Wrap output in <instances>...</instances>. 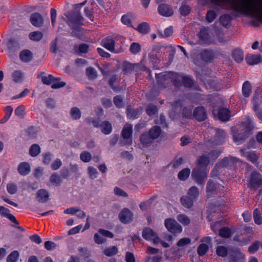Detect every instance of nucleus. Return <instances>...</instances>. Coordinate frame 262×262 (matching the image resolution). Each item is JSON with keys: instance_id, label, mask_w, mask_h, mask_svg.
Listing matches in <instances>:
<instances>
[{"instance_id": "obj_52", "label": "nucleus", "mask_w": 262, "mask_h": 262, "mask_svg": "<svg viewBox=\"0 0 262 262\" xmlns=\"http://www.w3.org/2000/svg\"><path fill=\"white\" fill-rule=\"evenodd\" d=\"M216 254L218 256L223 257H226L228 255V249L224 246H220L216 248Z\"/></svg>"}, {"instance_id": "obj_30", "label": "nucleus", "mask_w": 262, "mask_h": 262, "mask_svg": "<svg viewBox=\"0 0 262 262\" xmlns=\"http://www.w3.org/2000/svg\"><path fill=\"white\" fill-rule=\"evenodd\" d=\"M219 119L223 121H227L229 120L230 115L229 110L225 108H221L218 112Z\"/></svg>"}, {"instance_id": "obj_35", "label": "nucleus", "mask_w": 262, "mask_h": 262, "mask_svg": "<svg viewBox=\"0 0 262 262\" xmlns=\"http://www.w3.org/2000/svg\"><path fill=\"white\" fill-rule=\"evenodd\" d=\"M101 132L105 135L110 134L112 130L111 124L107 121H103L100 125Z\"/></svg>"}, {"instance_id": "obj_19", "label": "nucleus", "mask_w": 262, "mask_h": 262, "mask_svg": "<svg viewBox=\"0 0 262 262\" xmlns=\"http://www.w3.org/2000/svg\"><path fill=\"white\" fill-rule=\"evenodd\" d=\"M159 14L164 16H170L172 15L173 12L172 9L166 4H161L158 9Z\"/></svg>"}, {"instance_id": "obj_20", "label": "nucleus", "mask_w": 262, "mask_h": 262, "mask_svg": "<svg viewBox=\"0 0 262 262\" xmlns=\"http://www.w3.org/2000/svg\"><path fill=\"white\" fill-rule=\"evenodd\" d=\"M19 57L23 62H29L33 60V54L29 50H24L20 52Z\"/></svg>"}, {"instance_id": "obj_50", "label": "nucleus", "mask_w": 262, "mask_h": 262, "mask_svg": "<svg viewBox=\"0 0 262 262\" xmlns=\"http://www.w3.org/2000/svg\"><path fill=\"white\" fill-rule=\"evenodd\" d=\"M137 30L141 33L146 34L148 32L149 30V24L145 22L140 24L138 25Z\"/></svg>"}, {"instance_id": "obj_63", "label": "nucleus", "mask_w": 262, "mask_h": 262, "mask_svg": "<svg viewBox=\"0 0 262 262\" xmlns=\"http://www.w3.org/2000/svg\"><path fill=\"white\" fill-rule=\"evenodd\" d=\"M231 234V230L228 228L223 227L219 230V235L222 237L228 238Z\"/></svg>"}, {"instance_id": "obj_7", "label": "nucleus", "mask_w": 262, "mask_h": 262, "mask_svg": "<svg viewBox=\"0 0 262 262\" xmlns=\"http://www.w3.org/2000/svg\"><path fill=\"white\" fill-rule=\"evenodd\" d=\"M164 225L167 229L172 233H179L182 231L181 226L173 219L170 218L166 219Z\"/></svg>"}, {"instance_id": "obj_17", "label": "nucleus", "mask_w": 262, "mask_h": 262, "mask_svg": "<svg viewBox=\"0 0 262 262\" xmlns=\"http://www.w3.org/2000/svg\"><path fill=\"white\" fill-rule=\"evenodd\" d=\"M30 21L31 24L36 27H40L43 24V18L38 13L32 14L30 17Z\"/></svg>"}, {"instance_id": "obj_36", "label": "nucleus", "mask_w": 262, "mask_h": 262, "mask_svg": "<svg viewBox=\"0 0 262 262\" xmlns=\"http://www.w3.org/2000/svg\"><path fill=\"white\" fill-rule=\"evenodd\" d=\"M161 133V128L158 126H153L148 132L149 135L154 140L158 138Z\"/></svg>"}, {"instance_id": "obj_48", "label": "nucleus", "mask_w": 262, "mask_h": 262, "mask_svg": "<svg viewBox=\"0 0 262 262\" xmlns=\"http://www.w3.org/2000/svg\"><path fill=\"white\" fill-rule=\"evenodd\" d=\"M243 135H241L240 134L233 135V140L235 142H236L237 144H241L243 143L244 141L247 138V133H245L244 132Z\"/></svg>"}, {"instance_id": "obj_60", "label": "nucleus", "mask_w": 262, "mask_h": 262, "mask_svg": "<svg viewBox=\"0 0 262 262\" xmlns=\"http://www.w3.org/2000/svg\"><path fill=\"white\" fill-rule=\"evenodd\" d=\"M208 246L206 244H200L198 248V253L200 256H203L208 250Z\"/></svg>"}, {"instance_id": "obj_6", "label": "nucleus", "mask_w": 262, "mask_h": 262, "mask_svg": "<svg viewBox=\"0 0 262 262\" xmlns=\"http://www.w3.org/2000/svg\"><path fill=\"white\" fill-rule=\"evenodd\" d=\"M67 17L68 19L67 23L70 27H73V26H81L82 25L83 18L78 12H73L69 13L67 15Z\"/></svg>"}, {"instance_id": "obj_47", "label": "nucleus", "mask_w": 262, "mask_h": 262, "mask_svg": "<svg viewBox=\"0 0 262 262\" xmlns=\"http://www.w3.org/2000/svg\"><path fill=\"white\" fill-rule=\"evenodd\" d=\"M153 139L151 138L149 134H143L140 137L141 143L144 145H148L152 143Z\"/></svg>"}, {"instance_id": "obj_13", "label": "nucleus", "mask_w": 262, "mask_h": 262, "mask_svg": "<svg viewBox=\"0 0 262 262\" xmlns=\"http://www.w3.org/2000/svg\"><path fill=\"white\" fill-rule=\"evenodd\" d=\"M35 199L39 203H46L50 200V193L46 189H40L36 192Z\"/></svg>"}, {"instance_id": "obj_44", "label": "nucleus", "mask_w": 262, "mask_h": 262, "mask_svg": "<svg viewBox=\"0 0 262 262\" xmlns=\"http://www.w3.org/2000/svg\"><path fill=\"white\" fill-rule=\"evenodd\" d=\"M156 198L155 196H153L151 197L148 200L142 202L139 206L140 209L143 211L147 210L149 209V208L150 207L152 201Z\"/></svg>"}, {"instance_id": "obj_29", "label": "nucleus", "mask_w": 262, "mask_h": 262, "mask_svg": "<svg viewBox=\"0 0 262 262\" xmlns=\"http://www.w3.org/2000/svg\"><path fill=\"white\" fill-rule=\"evenodd\" d=\"M18 172L22 176L28 174L30 171V167L27 162L20 163L17 168Z\"/></svg>"}, {"instance_id": "obj_54", "label": "nucleus", "mask_w": 262, "mask_h": 262, "mask_svg": "<svg viewBox=\"0 0 262 262\" xmlns=\"http://www.w3.org/2000/svg\"><path fill=\"white\" fill-rule=\"evenodd\" d=\"M19 254L17 251H12L7 257V262H16Z\"/></svg>"}, {"instance_id": "obj_49", "label": "nucleus", "mask_w": 262, "mask_h": 262, "mask_svg": "<svg viewBox=\"0 0 262 262\" xmlns=\"http://www.w3.org/2000/svg\"><path fill=\"white\" fill-rule=\"evenodd\" d=\"M182 81L183 84L185 87L186 88H191L193 85V80L192 78L187 77L184 76L182 77L181 76L180 82ZM181 85V83L180 82V85Z\"/></svg>"}, {"instance_id": "obj_31", "label": "nucleus", "mask_w": 262, "mask_h": 262, "mask_svg": "<svg viewBox=\"0 0 262 262\" xmlns=\"http://www.w3.org/2000/svg\"><path fill=\"white\" fill-rule=\"evenodd\" d=\"M253 110L255 112H257L258 107L262 105V93H257L255 92L253 97Z\"/></svg>"}, {"instance_id": "obj_22", "label": "nucleus", "mask_w": 262, "mask_h": 262, "mask_svg": "<svg viewBox=\"0 0 262 262\" xmlns=\"http://www.w3.org/2000/svg\"><path fill=\"white\" fill-rule=\"evenodd\" d=\"M241 152L243 156L246 157L253 163L257 162L258 157L254 151H247L246 149L243 148L241 150Z\"/></svg>"}, {"instance_id": "obj_43", "label": "nucleus", "mask_w": 262, "mask_h": 262, "mask_svg": "<svg viewBox=\"0 0 262 262\" xmlns=\"http://www.w3.org/2000/svg\"><path fill=\"white\" fill-rule=\"evenodd\" d=\"M118 252L117 246H113L106 248L104 250V254L107 256H112L116 255Z\"/></svg>"}, {"instance_id": "obj_62", "label": "nucleus", "mask_w": 262, "mask_h": 262, "mask_svg": "<svg viewBox=\"0 0 262 262\" xmlns=\"http://www.w3.org/2000/svg\"><path fill=\"white\" fill-rule=\"evenodd\" d=\"M177 220L184 225H188L190 222L189 218L185 214H179L177 216Z\"/></svg>"}, {"instance_id": "obj_40", "label": "nucleus", "mask_w": 262, "mask_h": 262, "mask_svg": "<svg viewBox=\"0 0 262 262\" xmlns=\"http://www.w3.org/2000/svg\"><path fill=\"white\" fill-rule=\"evenodd\" d=\"M190 173V169L188 168H185L178 173V178L181 181H185L188 178Z\"/></svg>"}, {"instance_id": "obj_55", "label": "nucleus", "mask_w": 262, "mask_h": 262, "mask_svg": "<svg viewBox=\"0 0 262 262\" xmlns=\"http://www.w3.org/2000/svg\"><path fill=\"white\" fill-rule=\"evenodd\" d=\"M170 105L172 111L175 113H178L181 110L182 104L180 100L176 101L173 103H171Z\"/></svg>"}, {"instance_id": "obj_21", "label": "nucleus", "mask_w": 262, "mask_h": 262, "mask_svg": "<svg viewBox=\"0 0 262 262\" xmlns=\"http://www.w3.org/2000/svg\"><path fill=\"white\" fill-rule=\"evenodd\" d=\"M226 134L224 130L216 128V134L214 137V142L217 145L223 144L225 141Z\"/></svg>"}, {"instance_id": "obj_15", "label": "nucleus", "mask_w": 262, "mask_h": 262, "mask_svg": "<svg viewBox=\"0 0 262 262\" xmlns=\"http://www.w3.org/2000/svg\"><path fill=\"white\" fill-rule=\"evenodd\" d=\"M120 220L122 223L126 224L133 220V212L127 208H124L119 214Z\"/></svg>"}, {"instance_id": "obj_18", "label": "nucleus", "mask_w": 262, "mask_h": 262, "mask_svg": "<svg viewBox=\"0 0 262 262\" xmlns=\"http://www.w3.org/2000/svg\"><path fill=\"white\" fill-rule=\"evenodd\" d=\"M238 162V159L232 157H229L224 158L218 164L220 167L228 168L233 166Z\"/></svg>"}, {"instance_id": "obj_57", "label": "nucleus", "mask_w": 262, "mask_h": 262, "mask_svg": "<svg viewBox=\"0 0 262 262\" xmlns=\"http://www.w3.org/2000/svg\"><path fill=\"white\" fill-rule=\"evenodd\" d=\"M253 218L255 223L257 225L262 224V217L258 209H255L253 212Z\"/></svg>"}, {"instance_id": "obj_10", "label": "nucleus", "mask_w": 262, "mask_h": 262, "mask_svg": "<svg viewBox=\"0 0 262 262\" xmlns=\"http://www.w3.org/2000/svg\"><path fill=\"white\" fill-rule=\"evenodd\" d=\"M262 185V179L260 174L257 172H253L249 180V187L253 189H257Z\"/></svg>"}, {"instance_id": "obj_32", "label": "nucleus", "mask_w": 262, "mask_h": 262, "mask_svg": "<svg viewBox=\"0 0 262 262\" xmlns=\"http://www.w3.org/2000/svg\"><path fill=\"white\" fill-rule=\"evenodd\" d=\"M242 126L244 133L248 134L253 128L252 120L249 117L246 118V120L242 123Z\"/></svg>"}, {"instance_id": "obj_45", "label": "nucleus", "mask_w": 262, "mask_h": 262, "mask_svg": "<svg viewBox=\"0 0 262 262\" xmlns=\"http://www.w3.org/2000/svg\"><path fill=\"white\" fill-rule=\"evenodd\" d=\"M29 37L33 41H38L42 38L43 34L40 31H34L29 33Z\"/></svg>"}, {"instance_id": "obj_11", "label": "nucleus", "mask_w": 262, "mask_h": 262, "mask_svg": "<svg viewBox=\"0 0 262 262\" xmlns=\"http://www.w3.org/2000/svg\"><path fill=\"white\" fill-rule=\"evenodd\" d=\"M142 236L146 240H153L155 244L160 242V239L157 234L150 228H145L143 229Z\"/></svg>"}, {"instance_id": "obj_3", "label": "nucleus", "mask_w": 262, "mask_h": 262, "mask_svg": "<svg viewBox=\"0 0 262 262\" xmlns=\"http://www.w3.org/2000/svg\"><path fill=\"white\" fill-rule=\"evenodd\" d=\"M198 77L205 84H207L210 88L215 89L216 86V82L215 77H211L209 71L202 69L196 71Z\"/></svg>"}, {"instance_id": "obj_58", "label": "nucleus", "mask_w": 262, "mask_h": 262, "mask_svg": "<svg viewBox=\"0 0 262 262\" xmlns=\"http://www.w3.org/2000/svg\"><path fill=\"white\" fill-rule=\"evenodd\" d=\"M130 52L134 54L139 53L141 51V46L139 43L133 42L131 44L129 48Z\"/></svg>"}, {"instance_id": "obj_2", "label": "nucleus", "mask_w": 262, "mask_h": 262, "mask_svg": "<svg viewBox=\"0 0 262 262\" xmlns=\"http://www.w3.org/2000/svg\"><path fill=\"white\" fill-rule=\"evenodd\" d=\"M247 9H241L238 11L244 13V15L259 19L262 22V0H258V2L253 6L248 5Z\"/></svg>"}, {"instance_id": "obj_4", "label": "nucleus", "mask_w": 262, "mask_h": 262, "mask_svg": "<svg viewBox=\"0 0 262 262\" xmlns=\"http://www.w3.org/2000/svg\"><path fill=\"white\" fill-rule=\"evenodd\" d=\"M208 169L195 167L191 174L192 179L199 185H203L207 177Z\"/></svg>"}, {"instance_id": "obj_41", "label": "nucleus", "mask_w": 262, "mask_h": 262, "mask_svg": "<svg viewBox=\"0 0 262 262\" xmlns=\"http://www.w3.org/2000/svg\"><path fill=\"white\" fill-rule=\"evenodd\" d=\"M41 149L37 144H33L29 149V154L33 157H36L40 152Z\"/></svg>"}, {"instance_id": "obj_8", "label": "nucleus", "mask_w": 262, "mask_h": 262, "mask_svg": "<svg viewBox=\"0 0 262 262\" xmlns=\"http://www.w3.org/2000/svg\"><path fill=\"white\" fill-rule=\"evenodd\" d=\"M223 186L215 182L211 179H209L206 184V193L210 196L213 194H216L220 190L223 189Z\"/></svg>"}, {"instance_id": "obj_25", "label": "nucleus", "mask_w": 262, "mask_h": 262, "mask_svg": "<svg viewBox=\"0 0 262 262\" xmlns=\"http://www.w3.org/2000/svg\"><path fill=\"white\" fill-rule=\"evenodd\" d=\"M194 200L189 195H183L180 198L181 204L186 208H191L193 206Z\"/></svg>"}, {"instance_id": "obj_24", "label": "nucleus", "mask_w": 262, "mask_h": 262, "mask_svg": "<svg viewBox=\"0 0 262 262\" xmlns=\"http://www.w3.org/2000/svg\"><path fill=\"white\" fill-rule=\"evenodd\" d=\"M247 63L249 65L258 64L261 61V57L260 55L250 54L245 58Z\"/></svg>"}, {"instance_id": "obj_26", "label": "nucleus", "mask_w": 262, "mask_h": 262, "mask_svg": "<svg viewBox=\"0 0 262 262\" xmlns=\"http://www.w3.org/2000/svg\"><path fill=\"white\" fill-rule=\"evenodd\" d=\"M199 37L203 43L210 44L212 42L211 37L206 29H203L200 31Z\"/></svg>"}, {"instance_id": "obj_51", "label": "nucleus", "mask_w": 262, "mask_h": 262, "mask_svg": "<svg viewBox=\"0 0 262 262\" xmlns=\"http://www.w3.org/2000/svg\"><path fill=\"white\" fill-rule=\"evenodd\" d=\"M55 79L54 82H53V84L51 85V88L53 89H57L61 88L64 87L66 85V83L64 81H61V78L57 77Z\"/></svg>"}, {"instance_id": "obj_9", "label": "nucleus", "mask_w": 262, "mask_h": 262, "mask_svg": "<svg viewBox=\"0 0 262 262\" xmlns=\"http://www.w3.org/2000/svg\"><path fill=\"white\" fill-rule=\"evenodd\" d=\"M132 133H133V126L132 125L129 124H126L121 132V135L122 138L126 140V141L125 143L123 144V145L125 144H128L130 145L132 143Z\"/></svg>"}, {"instance_id": "obj_23", "label": "nucleus", "mask_w": 262, "mask_h": 262, "mask_svg": "<svg viewBox=\"0 0 262 262\" xmlns=\"http://www.w3.org/2000/svg\"><path fill=\"white\" fill-rule=\"evenodd\" d=\"M209 162V157L206 155H203L196 160V167L207 169Z\"/></svg>"}, {"instance_id": "obj_12", "label": "nucleus", "mask_w": 262, "mask_h": 262, "mask_svg": "<svg viewBox=\"0 0 262 262\" xmlns=\"http://www.w3.org/2000/svg\"><path fill=\"white\" fill-rule=\"evenodd\" d=\"M215 52L211 49H204L200 53L201 59L206 63H211L215 58Z\"/></svg>"}, {"instance_id": "obj_39", "label": "nucleus", "mask_w": 262, "mask_h": 262, "mask_svg": "<svg viewBox=\"0 0 262 262\" xmlns=\"http://www.w3.org/2000/svg\"><path fill=\"white\" fill-rule=\"evenodd\" d=\"M70 115L72 119L78 120L81 118V112L79 108L73 107L70 111Z\"/></svg>"}, {"instance_id": "obj_64", "label": "nucleus", "mask_w": 262, "mask_h": 262, "mask_svg": "<svg viewBox=\"0 0 262 262\" xmlns=\"http://www.w3.org/2000/svg\"><path fill=\"white\" fill-rule=\"evenodd\" d=\"M182 115L183 117L191 119L193 116L192 109L191 107H185L183 110Z\"/></svg>"}, {"instance_id": "obj_1", "label": "nucleus", "mask_w": 262, "mask_h": 262, "mask_svg": "<svg viewBox=\"0 0 262 262\" xmlns=\"http://www.w3.org/2000/svg\"><path fill=\"white\" fill-rule=\"evenodd\" d=\"M156 78L158 85L163 88H166L171 82L176 86L180 85L181 76L174 72L158 74Z\"/></svg>"}, {"instance_id": "obj_53", "label": "nucleus", "mask_w": 262, "mask_h": 262, "mask_svg": "<svg viewBox=\"0 0 262 262\" xmlns=\"http://www.w3.org/2000/svg\"><path fill=\"white\" fill-rule=\"evenodd\" d=\"M70 28L72 30L71 32L72 36H76L78 38H81L82 34L80 26H73V27Z\"/></svg>"}, {"instance_id": "obj_61", "label": "nucleus", "mask_w": 262, "mask_h": 262, "mask_svg": "<svg viewBox=\"0 0 262 262\" xmlns=\"http://www.w3.org/2000/svg\"><path fill=\"white\" fill-rule=\"evenodd\" d=\"M92 158L91 153L86 151L82 152L80 155L81 160L86 163L90 162Z\"/></svg>"}, {"instance_id": "obj_46", "label": "nucleus", "mask_w": 262, "mask_h": 262, "mask_svg": "<svg viewBox=\"0 0 262 262\" xmlns=\"http://www.w3.org/2000/svg\"><path fill=\"white\" fill-rule=\"evenodd\" d=\"M26 108L23 105H20L17 106L14 111L15 115L17 116L19 118L23 119L26 115Z\"/></svg>"}, {"instance_id": "obj_14", "label": "nucleus", "mask_w": 262, "mask_h": 262, "mask_svg": "<svg viewBox=\"0 0 262 262\" xmlns=\"http://www.w3.org/2000/svg\"><path fill=\"white\" fill-rule=\"evenodd\" d=\"M193 118L198 121H203L207 118V113L204 107L199 106L196 107L193 112Z\"/></svg>"}, {"instance_id": "obj_27", "label": "nucleus", "mask_w": 262, "mask_h": 262, "mask_svg": "<svg viewBox=\"0 0 262 262\" xmlns=\"http://www.w3.org/2000/svg\"><path fill=\"white\" fill-rule=\"evenodd\" d=\"M103 46L111 52L117 53L115 51V41L110 37H106L102 40Z\"/></svg>"}, {"instance_id": "obj_28", "label": "nucleus", "mask_w": 262, "mask_h": 262, "mask_svg": "<svg viewBox=\"0 0 262 262\" xmlns=\"http://www.w3.org/2000/svg\"><path fill=\"white\" fill-rule=\"evenodd\" d=\"M2 208L3 209L1 210L0 214L2 216L6 217L8 219H9L12 222L14 223L15 224L18 225V221L16 220L15 217L13 214H10L9 213L10 210L4 206H2Z\"/></svg>"}, {"instance_id": "obj_42", "label": "nucleus", "mask_w": 262, "mask_h": 262, "mask_svg": "<svg viewBox=\"0 0 262 262\" xmlns=\"http://www.w3.org/2000/svg\"><path fill=\"white\" fill-rule=\"evenodd\" d=\"M50 181L55 186H58L60 185L62 180L61 177L58 173H54L50 176Z\"/></svg>"}, {"instance_id": "obj_34", "label": "nucleus", "mask_w": 262, "mask_h": 262, "mask_svg": "<svg viewBox=\"0 0 262 262\" xmlns=\"http://www.w3.org/2000/svg\"><path fill=\"white\" fill-rule=\"evenodd\" d=\"M232 56L237 62H241L244 60V53L239 49L233 50Z\"/></svg>"}, {"instance_id": "obj_59", "label": "nucleus", "mask_w": 262, "mask_h": 262, "mask_svg": "<svg viewBox=\"0 0 262 262\" xmlns=\"http://www.w3.org/2000/svg\"><path fill=\"white\" fill-rule=\"evenodd\" d=\"M123 100V99L121 96L118 95L114 97L113 102L117 108H121L124 106Z\"/></svg>"}, {"instance_id": "obj_16", "label": "nucleus", "mask_w": 262, "mask_h": 262, "mask_svg": "<svg viewBox=\"0 0 262 262\" xmlns=\"http://www.w3.org/2000/svg\"><path fill=\"white\" fill-rule=\"evenodd\" d=\"M161 49V46L159 45H156L152 46L151 50L148 54L149 60L153 63H157L159 60V55Z\"/></svg>"}, {"instance_id": "obj_56", "label": "nucleus", "mask_w": 262, "mask_h": 262, "mask_svg": "<svg viewBox=\"0 0 262 262\" xmlns=\"http://www.w3.org/2000/svg\"><path fill=\"white\" fill-rule=\"evenodd\" d=\"M261 247V243L259 241H256L253 243L249 247L248 251L251 254H253L257 251L259 247Z\"/></svg>"}, {"instance_id": "obj_37", "label": "nucleus", "mask_w": 262, "mask_h": 262, "mask_svg": "<svg viewBox=\"0 0 262 262\" xmlns=\"http://www.w3.org/2000/svg\"><path fill=\"white\" fill-rule=\"evenodd\" d=\"M252 90L251 85L248 81H246L243 85L242 94L245 97H248Z\"/></svg>"}, {"instance_id": "obj_38", "label": "nucleus", "mask_w": 262, "mask_h": 262, "mask_svg": "<svg viewBox=\"0 0 262 262\" xmlns=\"http://www.w3.org/2000/svg\"><path fill=\"white\" fill-rule=\"evenodd\" d=\"M187 194L194 200L197 199L200 195L199 188L195 186H191L188 190Z\"/></svg>"}, {"instance_id": "obj_5", "label": "nucleus", "mask_w": 262, "mask_h": 262, "mask_svg": "<svg viewBox=\"0 0 262 262\" xmlns=\"http://www.w3.org/2000/svg\"><path fill=\"white\" fill-rule=\"evenodd\" d=\"M228 250L230 262H239L244 259L245 255L242 253L239 248L229 246Z\"/></svg>"}, {"instance_id": "obj_33", "label": "nucleus", "mask_w": 262, "mask_h": 262, "mask_svg": "<svg viewBox=\"0 0 262 262\" xmlns=\"http://www.w3.org/2000/svg\"><path fill=\"white\" fill-rule=\"evenodd\" d=\"M45 73L43 72L38 76L40 77L41 80L44 84L48 85H51L55 80H56L55 77L52 75H49L48 76H46L43 75Z\"/></svg>"}]
</instances>
